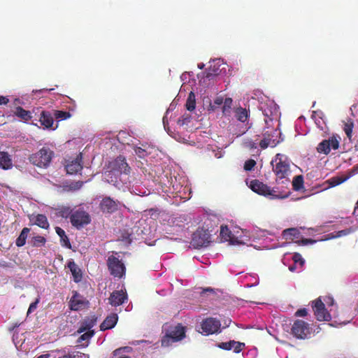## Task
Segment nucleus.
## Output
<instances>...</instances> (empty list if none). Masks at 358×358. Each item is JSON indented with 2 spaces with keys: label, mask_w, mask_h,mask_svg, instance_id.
<instances>
[{
  "label": "nucleus",
  "mask_w": 358,
  "mask_h": 358,
  "mask_svg": "<svg viewBox=\"0 0 358 358\" xmlns=\"http://www.w3.org/2000/svg\"><path fill=\"white\" fill-rule=\"evenodd\" d=\"M9 99L8 96H1L0 95V105H6L8 103Z\"/></svg>",
  "instance_id": "obj_61"
},
{
  "label": "nucleus",
  "mask_w": 358,
  "mask_h": 358,
  "mask_svg": "<svg viewBox=\"0 0 358 358\" xmlns=\"http://www.w3.org/2000/svg\"><path fill=\"white\" fill-rule=\"evenodd\" d=\"M96 319L94 317H88L80 322V327L77 332L82 334L85 331H92L91 329L96 324Z\"/></svg>",
  "instance_id": "obj_33"
},
{
  "label": "nucleus",
  "mask_w": 358,
  "mask_h": 358,
  "mask_svg": "<svg viewBox=\"0 0 358 358\" xmlns=\"http://www.w3.org/2000/svg\"><path fill=\"white\" fill-rule=\"evenodd\" d=\"M259 108L264 115L266 125L279 123L280 112L278 105L268 98L262 99L259 102Z\"/></svg>",
  "instance_id": "obj_9"
},
{
  "label": "nucleus",
  "mask_w": 358,
  "mask_h": 358,
  "mask_svg": "<svg viewBox=\"0 0 358 358\" xmlns=\"http://www.w3.org/2000/svg\"><path fill=\"white\" fill-rule=\"evenodd\" d=\"M127 299V295L126 292L122 289L118 291H114L109 298V303L113 306H117L123 303Z\"/></svg>",
  "instance_id": "obj_25"
},
{
  "label": "nucleus",
  "mask_w": 358,
  "mask_h": 358,
  "mask_svg": "<svg viewBox=\"0 0 358 358\" xmlns=\"http://www.w3.org/2000/svg\"><path fill=\"white\" fill-rule=\"evenodd\" d=\"M249 116V111L245 108L238 107L234 109V117L241 124H237L236 127L234 124L229 125V131L233 136L239 137L252 127V124L248 121Z\"/></svg>",
  "instance_id": "obj_7"
},
{
  "label": "nucleus",
  "mask_w": 358,
  "mask_h": 358,
  "mask_svg": "<svg viewBox=\"0 0 358 358\" xmlns=\"http://www.w3.org/2000/svg\"><path fill=\"white\" fill-rule=\"evenodd\" d=\"M165 336L162 338V345L169 346L172 343L181 341L185 336V327L181 324L164 326Z\"/></svg>",
  "instance_id": "obj_10"
},
{
  "label": "nucleus",
  "mask_w": 358,
  "mask_h": 358,
  "mask_svg": "<svg viewBox=\"0 0 358 358\" xmlns=\"http://www.w3.org/2000/svg\"><path fill=\"white\" fill-rule=\"evenodd\" d=\"M72 225L77 229H81L91 222V217L88 213L83 210H75L70 217Z\"/></svg>",
  "instance_id": "obj_16"
},
{
  "label": "nucleus",
  "mask_w": 358,
  "mask_h": 358,
  "mask_svg": "<svg viewBox=\"0 0 358 358\" xmlns=\"http://www.w3.org/2000/svg\"><path fill=\"white\" fill-rule=\"evenodd\" d=\"M55 231L60 238L61 245L66 248H71V245L70 241L68 237L66 236L64 230H63L62 228L59 227H57L55 228Z\"/></svg>",
  "instance_id": "obj_35"
},
{
  "label": "nucleus",
  "mask_w": 358,
  "mask_h": 358,
  "mask_svg": "<svg viewBox=\"0 0 358 358\" xmlns=\"http://www.w3.org/2000/svg\"><path fill=\"white\" fill-rule=\"evenodd\" d=\"M12 166V161L7 152H0V167L8 169Z\"/></svg>",
  "instance_id": "obj_37"
},
{
  "label": "nucleus",
  "mask_w": 358,
  "mask_h": 358,
  "mask_svg": "<svg viewBox=\"0 0 358 358\" xmlns=\"http://www.w3.org/2000/svg\"><path fill=\"white\" fill-rule=\"evenodd\" d=\"M83 182L77 181L74 182H71L69 186V189L71 191H76L80 189L83 186Z\"/></svg>",
  "instance_id": "obj_54"
},
{
  "label": "nucleus",
  "mask_w": 358,
  "mask_h": 358,
  "mask_svg": "<svg viewBox=\"0 0 358 358\" xmlns=\"http://www.w3.org/2000/svg\"><path fill=\"white\" fill-rule=\"evenodd\" d=\"M190 120L191 116L189 115H183L178 120L177 124L181 127L185 124H187L189 122H190Z\"/></svg>",
  "instance_id": "obj_52"
},
{
  "label": "nucleus",
  "mask_w": 358,
  "mask_h": 358,
  "mask_svg": "<svg viewBox=\"0 0 358 358\" xmlns=\"http://www.w3.org/2000/svg\"><path fill=\"white\" fill-rule=\"evenodd\" d=\"M55 117L60 120H64L69 118L71 117V114L69 112L66 111L55 110Z\"/></svg>",
  "instance_id": "obj_48"
},
{
  "label": "nucleus",
  "mask_w": 358,
  "mask_h": 358,
  "mask_svg": "<svg viewBox=\"0 0 358 358\" xmlns=\"http://www.w3.org/2000/svg\"><path fill=\"white\" fill-rule=\"evenodd\" d=\"M45 241V238L41 236H36L32 238L33 245L36 247L43 245Z\"/></svg>",
  "instance_id": "obj_49"
},
{
  "label": "nucleus",
  "mask_w": 358,
  "mask_h": 358,
  "mask_svg": "<svg viewBox=\"0 0 358 358\" xmlns=\"http://www.w3.org/2000/svg\"><path fill=\"white\" fill-rule=\"evenodd\" d=\"M54 156V152L50 148L43 147L38 152L29 157L31 164L41 168H47Z\"/></svg>",
  "instance_id": "obj_12"
},
{
  "label": "nucleus",
  "mask_w": 358,
  "mask_h": 358,
  "mask_svg": "<svg viewBox=\"0 0 358 358\" xmlns=\"http://www.w3.org/2000/svg\"><path fill=\"white\" fill-rule=\"evenodd\" d=\"M221 324L215 318L209 317L203 321L201 329L206 335L219 332Z\"/></svg>",
  "instance_id": "obj_22"
},
{
  "label": "nucleus",
  "mask_w": 358,
  "mask_h": 358,
  "mask_svg": "<svg viewBox=\"0 0 358 358\" xmlns=\"http://www.w3.org/2000/svg\"><path fill=\"white\" fill-rule=\"evenodd\" d=\"M271 164L276 176L277 182L288 184L289 182V176L291 174L290 160L288 157L283 154L278 153L271 160Z\"/></svg>",
  "instance_id": "obj_5"
},
{
  "label": "nucleus",
  "mask_w": 358,
  "mask_h": 358,
  "mask_svg": "<svg viewBox=\"0 0 358 358\" xmlns=\"http://www.w3.org/2000/svg\"><path fill=\"white\" fill-rule=\"evenodd\" d=\"M169 182L170 184L169 191L173 197H178L184 201L191 198V187L185 176L183 174L174 175L171 177V180Z\"/></svg>",
  "instance_id": "obj_4"
},
{
  "label": "nucleus",
  "mask_w": 358,
  "mask_h": 358,
  "mask_svg": "<svg viewBox=\"0 0 358 358\" xmlns=\"http://www.w3.org/2000/svg\"><path fill=\"white\" fill-rule=\"evenodd\" d=\"M82 154L80 153L76 157H70L65 161V169L66 173L69 175L78 174L83 169L82 162Z\"/></svg>",
  "instance_id": "obj_19"
},
{
  "label": "nucleus",
  "mask_w": 358,
  "mask_h": 358,
  "mask_svg": "<svg viewBox=\"0 0 358 358\" xmlns=\"http://www.w3.org/2000/svg\"><path fill=\"white\" fill-rule=\"evenodd\" d=\"M206 229L199 228L192 237V244L196 248L206 246L210 242L211 233L213 231V224L209 226L207 220L205 222Z\"/></svg>",
  "instance_id": "obj_11"
},
{
  "label": "nucleus",
  "mask_w": 358,
  "mask_h": 358,
  "mask_svg": "<svg viewBox=\"0 0 358 358\" xmlns=\"http://www.w3.org/2000/svg\"><path fill=\"white\" fill-rule=\"evenodd\" d=\"M314 314L319 321H330L337 317V308L332 297L327 296L322 301L320 298L312 302Z\"/></svg>",
  "instance_id": "obj_2"
},
{
  "label": "nucleus",
  "mask_w": 358,
  "mask_h": 358,
  "mask_svg": "<svg viewBox=\"0 0 358 358\" xmlns=\"http://www.w3.org/2000/svg\"><path fill=\"white\" fill-rule=\"evenodd\" d=\"M14 104L15 105H17V104H22V101H20V99L17 98V99H15L14 100Z\"/></svg>",
  "instance_id": "obj_63"
},
{
  "label": "nucleus",
  "mask_w": 358,
  "mask_h": 358,
  "mask_svg": "<svg viewBox=\"0 0 358 358\" xmlns=\"http://www.w3.org/2000/svg\"><path fill=\"white\" fill-rule=\"evenodd\" d=\"M353 128V122L352 120H348V122H345L344 124V131L348 136V137H350L352 135Z\"/></svg>",
  "instance_id": "obj_51"
},
{
  "label": "nucleus",
  "mask_w": 358,
  "mask_h": 358,
  "mask_svg": "<svg viewBox=\"0 0 358 358\" xmlns=\"http://www.w3.org/2000/svg\"><path fill=\"white\" fill-rule=\"evenodd\" d=\"M356 229L354 228H348L345 229H343L341 231H338L334 233H331L329 234L323 236L322 238H318L317 240H313L311 238H303L299 241V243L303 245H306L308 244H313L316 243L317 241H322L326 240H329L332 238H339L341 236H347L355 231Z\"/></svg>",
  "instance_id": "obj_18"
},
{
  "label": "nucleus",
  "mask_w": 358,
  "mask_h": 358,
  "mask_svg": "<svg viewBox=\"0 0 358 358\" xmlns=\"http://www.w3.org/2000/svg\"><path fill=\"white\" fill-rule=\"evenodd\" d=\"M192 76H193V72H184L180 76V80L185 83L189 80V77Z\"/></svg>",
  "instance_id": "obj_57"
},
{
  "label": "nucleus",
  "mask_w": 358,
  "mask_h": 358,
  "mask_svg": "<svg viewBox=\"0 0 358 358\" xmlns=\"http://www.w3.org/2000/svg\"><path fill=\"white\" fill-rule=\"evenodd\" d=\"M312 119L315 121L317 127L322 131H324L326 129V122L324 120V115L321 110L313 111Z\"/></svg>",
  "instance_id": "obj_30"
},
{
  "label": "nucleus",
  "mask_w": 358,
  "mask_h": 358,
  "mask_svg": "<svg viewBox=\"0 0 358 358\" xmlns=\"http://www.w3.org/2000/svg\"><path fill=\"white\" fill-rule=\"evenodd\" d=\"M219 347L221 349L226 350H233L234 352L239 353L245 347V343L235 341H230L229 342H223L220 343Z\"/></svg>",
  "instance_id": "obj_26"
},
{
  "label": "nucleus",
  "mask_w": 358,
  "mask_h": 358,
  "mask_svg": "<svg viewBox=\"0 0 358 358\" xmlns=\"http://www.w3.org/2000/svg\"><path fill=\"white\" fill-rule=\"evenodd\" d=\"M176 108V104L174 103H171L167 109L164 116L162 119L163 125L164 127V129L167 131L168 134H170V129L169 127V120L172 119V115L169 116V113L173 111Z\"/></svg>",
  "instance_id": "obj_36"
},
{
  "label": "nucleus",
  "mask_w": 358,
  "mask_h": 358,
  "mask_svg": "<svg viewBox=\"0 0 358 358\" xmlns=\"http://www.w3.org/2000/svg\"><path fill=\"white\" fill-rule=\"evenodd\" d=\"M292 259L294 262L292 265L289 266L290 271H299L304 264V259L299 253H294L292 255Z\"/></svg>",
  "instance_id": "obj_31"
},
{
  "label": "nucleus",
  "mask_w": 358,
  "mask_h": 358,
  "mask_svg": "<svg viewBox=\"0 0 358 358\" xmlns=\"http://www.w3.org/2000/svg\"><path fill=\"white\" fill-rule=\"evenodd\" d=\"M311 230L317 233H320L322 231V227H317L315 228L311 229Z\"/></svg>",
  "instance_id": "obj_62"
},
{
  "label": "nucleus",
  "mask_w": 358,
  "mask_h": 358,
  "mask_svg": "<svg viewBox=\"0 0 358 358\" xmlns=\"http://www.w3.org/2000/svg\"><path fill=\"white\" fill-rule=\"evenodd\" d=\"M242 146L248 150L250 152L259 155V150L258 148L257 141H253L250 138H244L242 140Z\"/></svg>",
  "instance_id": "obj_34"
},
{
  "label": "nucleus",
  "mask_w": 358,
  "mask_h": 358,
  "mask_svg": "<svg viewBox=\"0 0 358 358\" xmlns=\"http://www.w3.org/2000/svg\"><path fill=\"white\" fill-rule=\"evenodd\" d=\"M117 253H114L108 257L107 265L110 273L115 278H122L125 275L126 268Z\"/></svg>",
  "instance_id": "obj_14"
},
{
  "label": "nucleus",
  "mask_w": 358,
  "mask_h": 358,
  "mask_svg": "<svg viewBox=\"0 0 358 358\" xmlns=\"http://www.w3.org/2000/svg\"><path fill=\"white\" fill-rule=\"evenodd\" d=\"M270 235H272V233L267 230H263L258 228H253L251 230H248L235 227L233 245L248 244L250 241L259 240Z\"/></svg>",
  "instance_id": "obj_3"
},
{
  "label": "nucleus",
  "mask_w": 358,
  "mask_h": 358,
  "mask_svg": "<svg viewBox=\"0 0 358 358\" xmlns=\"http://www.w3.org/2000/svg\"><path fill=\"white\" fill-rule=\"evenodd\" d=\"M207 220V223L210 226L213 224V227L218 223V219L215 215H206L203 217V225L202 228L206 229L205 222Z\"/></svg>",
  "instance_id": "obj_47"
},
{
  "label": "nucleus",
  "mask_w": 358,
  "mask_h": 358,
  "mask_svg": "<svg viewBox=\"0 0 358 358\" xmlns=\"http://www.w3.org/2000/svg\"><path fill=\"white\" fill-rule=\"evenodd\" d=\"M120 203L110 196H104L99 203V208L103 213L112 214L119 208Z\"/></svg>",
  "instance_id": "obj_20"
},
{
  "label": "nucleus",
  "mask_w": 358,
  "mask_h": 358,
  "mask_svg": "<svg viewBox=\"0 0 358 358\" xmlns=\"http://www.w3.org/2000/svg\"><path fill=\"white\" fill-rule=\"evenodd\" d=\"M293 189L299 191L303 187V178L302 176H296L292 180Z\"/></svg>",
  "instance_id": "obj_46"
},
{
  "label": "nucleus",
  "mask_w": 358,
  "mask_h": 358,
  "mask_svg": "<svg viewBox=\"0 0 358 358\" xmlns=\"http://www.w3.org/2000/svg\"><path fill=\"white\" fill-rule=\"evenodd\" d=\"M339 147V141L336 137H331L328 140H324L317 147L319 153L327 155L331 150H337Z\"/></svg>",
  "instance_id": "obj_21"
},
{
  "label": "nucleus",
  "mask_w": 358,
  "mask_h": 358,
  "mask_svg": "<svg viewBox=\"0 0 358 358\" xmlns=\"http://www.w3.org/2000/svg\"><path fill=\"white\" fill-rule=\"evenodd\" d=\"M30 229L29 228H24L20 236H18V238H17L16 240V245L18 247H22L23 246L25 243H26V239L27 238V236H28V234L29 232Z\"/></svg>",
  "instance_id": "obj_42"
},
{
  "label": "nucleus",
  "mask_w": 358,
  "mask_h": 358,
  "mask_svg": "<svg viewBox=\"0 0 358 358\" xmlns=\"http://www.w3.org/2000/svg\"><path fill=\"white\" fill-rule=\"evenodd\" d=\"M245 279L248 282L247 287H252L259 284V278L257 274H249L245 275Z\"/></svg>",
  "instance_id": "obj_45"
},
{
  "label": "nucleus",
  "mask_w": 358,
  "mask_h": 358,
  "mask_svg": "<svg viewBox=\"0 0 358 358\" xmlns=\"http://www.w3.org/2000/svg\"><path fill=\"white\" fill-rule=\"evenodd\" d=\"M358 173V166L353 167V169L350 171V174L348 176L343 177V176H338V177H334L329 179V185L331 187L337 186L345 181H346L348 178H350L351 176Z\"/></svg>",
  "instance_id": "obj_32"
},
{
  "label": "nucleus",
  "mask_w": 358,
  "mask_h": 358,
  "mask_svg": "<svg viewBox=\"0 0 358 358\" xmlns=\"http://www.w3.org/2000/svg\"><path fill=\"white\" fill-rule=\"evenodd\" d=\"M307 313H308L307 310L306 308H302V309L298 310L296 312L295 315L297 317H305V316H306Z\"/></svg>",
  "instance_id": "obj_59"
},
{
  "label": "nucleus",
  "mask_w": 358,
  "mask_h": 358,
  "mask_svg": "<svg viewBox=\"0 0 358 358\" xmlns=\"http://www.w3.org/2000/svg\"><path fill=\"white\" fill-rule=\"evenodd\" d=\"M94 331H85L78 339V343L82 345H87L90 339L94 336Z\"/></svg>",
  "instance_id": "obj_43"
},
{
  "label": "nucleus",
  "mask_w": 358,
  "mask_h": 358,
  "mask_svg": "<svg viewBox=\"0 0 358 358\" xmlns=\"http://www.w3.org/2000/svg\"><path fill=\"white\" fill-rule=\"evenodd\" d=\"M280 123L266 125L262 134L263 138L259 142V147L264 150L268 147L274 148L283 141L282 134L279 129Z\"/></svg>",
  "instance_id": "obj_8"
},
{
  "label": "nucleus",
  "mask_w": 358,
  "mask_h": 358,
  "mask_svg": "<svg viewBox=\"0 0 358 358\" xmlns=\"http://www.w3.org/2000/svg\"><path fill=\"white\" fill-rule=\"evenodd\" d=\"M212 152L214 154L215 157L220 159L223 157L224 152L222 149L217 148V150H213Z\"/></svg>",
  "instance_id": "obj_58"
},
{
  "label": "nucleus",
  "mask_w": 358,
  "mask_h": 358,
  "mask_svg": "<svg viewBox=\"0 0 358 358\" xmlns=\"http://www.w3.org/2000/svg\"><path fill=\"white\" fill-rule=\"evenodd\" d=\"M59 358H89L88 356L84 353L79 352H73L72 354H68L63 355Z\"/></svg>",
  "instance_id": "obj_50"
},
{
  "label": "nucleus",
  "mask_w": 358,
  "mask_h": 358,
  "mask_svg": "<svg viewBox=\"0 0 358 358\" xmlns=\"http://www.w3.org/2000/svg\"><path fill=\"white\" fill-rule=\"evenodd\" d=\"M234 234V227L231 230L227 226H221L220 227V238L223 242H229L233 245V238Z\"/></svg>",
  "instance_id": "obj_28"
},
{
  "label": "nucleus",
  "mask_w": 358,
  "mask_h": 358,
  "mask_svg": "<svg viewBox=\"0 0 358 358\" xmlns=\"http://www.w3.org/2000/svg\"><path fill=\"white\" fill-rule=\"evenodd\" d=\"M130 168L124 157L119 156L111 162L103 173V179L122 191L129 190L138 196L149 195L150 190L143 186L136 178L130 179Z\"/></svg>",
  "instance_id": "obj_1"
},
{
  "label": "nucleus",
  "mask_w": 358,
  "mask_h": 358,
  "mask_svg": "<svg viewBox=\"0 0 358 358\" xmlns=\"http://www.w3.org/2000/svg\"><path fill=\"white\" fill-rule=\"evenodd\" d=\"M299 234L300 232L296 228H289L282 232V236L285 240H293L294 238H298Z\"/></svg>",
  "instance_id": "obj_39"
},
{
  "label": "nucleus",
  "mask_w": 358,
  "mask_h": 358,
  "mask_svg": "<svg viewBox=\"0 0 358 358\" xmlns=\"http://www.w3.org/2000/svg\"><path fill=\"white\" fill-rule=\"evenodd\" d=\"M164 154L158 149V151L153 152L152 155H149L150 159H156L157 157L161 158V156Z\"/></svg>",
  "instance_id": "obj_60"
},
{
  "label": "nucleus",
  "mask_w": 358,
  "mask_h": 358,
  "mask_svg": "<svg viewBox=\"0 0 358 358\" xmlns=\"http://www.w3.org/2000/svg\"><path fill=\"white\" fill-rule=\"evenodd\" d=\"M247 184L253 192L261 195L271 196V198H285L287 196V195L280 196L276 194L274 189H271L269 187L258 180H252L250 182L247 181Z\"/></svg>",
  "instance_id": "obj_15"
},
{
  "label": "nucleus",
  "mask_w": 358,
  "mask_h": 358,
  "mask_svg": "<svg viewBox=\"0 0 358 358\" xmlns=\"http://www.w3.org/2000/svg\"><path fill=\"white\" fill-rule=\"evenodd\" d=\"M196 293L200 294V295L201 296H203L204 295H206L208 293H214V289L211 287H207V288L199 287V288H196Z\"/></svg>",
  "instance_id": "obj_53"
},
{
  "label": "nucleus",
  "mask_w": 358,
  "mask_h": 358,
  "mask_svg": "<svg viewBox=\"0 0 358 358\" xmlns=\"http://www.w3.org/2000/svg\"><path fill=\"white\" fill-rule=\"evenodd\" d=\"M50 355L48 354H44L38 356L37 358H48Z\"/></svg>",
  "instance_id": "obj_64"
},
{
  "label": "nucleus",
  "mask_w": 358,
  "mask_h": 358,
  "mask_svg": "<svg viewBox=\"0 0 358 358\" xmlns=\"http://www.w3.org/2000/svg\"><path fill=\"white\" fill-rule=\"evenodd\" d=\"M38 122L44 129H51L54 123V118L50 112L42 111Z\"/></svg>",
  "instance_id": "obj_27"
},
{
  "label": "nucleus",
  "mask_w": 358,
  "mask_h": 358,
  "mask_svg": "<svg viewBox=\"0 0 358 358\" xmlns=\"http://www.w3.org/2000/svg\"><path fill=\"white\" fill-rule=\"evenodd\" d=\"M39 301H40V299L38 298L36 299V301L34 302H33L30 304L29 309L27 310V315H29L30 313H31L33 311H34L36 309Z\"/></svg>",
  "instance_id": "obj_56"
},
{
  "label": "nucleus",
  "mask_w": 358,
  "mask_h": 358,
  "mask_svg": "<svg viewBox=\"0 0 358 358\" xmlns=\"http://www.w3.org/2000/svg\"><path fill=\"white\" fill-rule=\"evenodd\" d=\"M68 268L70 269L72 275H73L75 282H78L80 281L82 275L80 273V270L76 264L73 261H70L68 263Z\"/></svg>",
  "instance_id": "obj_38"
},
{
  "label": "nucleus",
  "mask_w": 358,
  "mask_h": 358,
  "mask_svg": "<svg viewBox=\"0 0 358 358\" xmlns=\"http://www.w3.org/2000/svg\"><path fill=\"white\" fill-rule=\"evenodd\" d=\"M117 320L118 317L117 314H110L101 323V324L100 325V329L101 331H105L113 328L117 324Z\"/></svg>",
  "instance_id": "obj_29"
},
{
  "label": "nucleus",
  "mask_w": 358,
  "mask_h": 358,
  "mask_svg": "<svg viewBox=\"0 0 358 358\" xmlns=\"http://www.w3.org/2000/svg\"><path fill=\"white\" fill-rule=\"evenodd\" d=\"M15 114L18 117L24 120V121H28L31 119V114L29 111L23 109L20 106H17L16 108Z\"/></svg>",
  "instance_id": "obj_40"
},
{
  "label": "nucleus",
  "mask_w": 358,
  "mask_h": 358,
  "mask_svg": "<svg viewBox=\"0 0 358 358\" xmlns=\"http://www.w3.org/2000/svg\"><path fill=\"white\" fill-rule=\"evenodd\" d=\"M196 106V97L195 94L193 92H191L189 94V96L186 102V108L189 111H192L195 109Z\"/></svg>",
  "instance_id": "obj_44"
},
{
  "label": "nucleus",
  "mask_w": 358,
  "mask_h": 358,
  "mask_svg": "<svg viewBox=\"0 0 358 358\" xmlns=\"http://www.w3.org/2000/svg\"><path fill=\"white\" fill-rule=\"evenodd\" d=\"M134 152L136 155L139 157L144 159L148 157L149 155H152L153 152L158 151V148L150 144H142L141 146H135Z\"/></svg>",
  "instance_id": "obj_24"
},
{
  "label": "nucleus",
  "mask_w": 358,
  "mask_h": 358,
  "mask_svg": "<svg viewBox=\"0 0 358 358\" xmlns=\"http://www.w3.org/2000/svg\"><path fill=\"white\" fill-rule=\"evenodd\" d=\"M201 98H202L203 101L206 103H208V111L209 113L215 112L217 108L222 106V115L225 117H230L231 113V106L233 100L231 98H226L223 99L222 96H219L215 98L213 101L212 102L209 99V96L210 93L207 90H204L203 92V90H200Z\"/></svg>",
  "instance_id": "obj_6"
},
{
  "label": "nucleus",
  "mask_w": 358,
  "mask_h": 358,
  "mask_svg": "<svg viewBox=\"0 0 358 358\" xmlns=\"http://www.w3.org/2000/svg\"><path fill=\"white\" fill-rule=\"evenodd\" d=\"M34 222L36 225L43 229H48L49 227V223L46 216L42 214L36 215Z\"/></svg>",
  "instance_id": "obj_41"
},
{
  "label": "nucleus",
  "mask_w": 358,
  "mask_h": 358,
  "mask_svg": "<svg viewBox=\"0 0 358 358\" xmlns=\"http://www.w3.org/2000/svg\"><path fill=\"white\" fill-rule=\"evenodd\" d=\"M311 333V328L307 322L298 320L292 327V335L299 339H306Z\"/></svg>",
  "instance_id": "obj_17"
},
{
  "label": "nucleus",
  "mask_w": 358,
  "mask_h": 358,
  "mask_svg": "<svg viewBox=\"0 0 358 358\" xmlns=\"http://www.w3.org/2000/svg\"><path fill=\"white\" fill-rule=\"evenodd\" d=\"M256 165V162L254 159H248L245 162L244 169L245 171H251Z\"/></svg>",
  "instance_id": "obj_55"
},
{
  "label": "nucleus",
  "mask_w": 358,
  "mask_h": 358,
  "mask_svg": "<svg viewBox=\"0 0 358 358\" xmlns=\"http://www.w3.org/2000/svg\"><path fill=\"white\" fill-rule=\"evenodd\" d=\"M227 64L223 62L220 58L213 59L210 62V66L208 68V72L207 73L206 78L202 77L199 80V84L201 85H206V80H210L213 76L225 73L227 71Z\"/></svg>",
  "instance_id": "obj_13"
},
{
  "label": "nucleus",
  "mask_w": 358,
  "mask_h": 358,
  "mask_svg": "<svg viewBox=\"0 0 358 358\" xmlns=\"http://www.w3.org/2000/svg\"><path fill=\"white\" fill-rule=\"evenodd\" d=\"M88 305V301L82 295L75 292L69 301L71 310L78 311L85 309Z\"/></svg>",
  "instance_id": "obj_23"
}]
</instances>
